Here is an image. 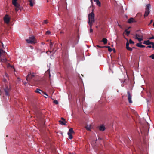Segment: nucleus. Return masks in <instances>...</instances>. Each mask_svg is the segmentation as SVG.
<instances>
[{
    "instance_id": "nucleus-5",
    "label": "nucleus",
    "mask_w": 154,
    "mask_h": 154,
    "mask_svg": "<svg viewBox=\"0 0 154 154\" xmlns=\"http://www.w3.org/2000/svg\"><path fill=\"white\" fill-rule=\"evenodd\" d=\"M150 5L149 4H148L146 5V9L144 17H146L148 16L150 13L149 8H150Z\"/></svg>"
},
{
    "instance_id": "nucleus-27",
    "label": "nucleus",
    "mask_w": 154,
    "mask_h": 154,
    "mask_svg": "<svg viewBox=\"0 0 154 154\" xmlns=\"http://www.w3.org/2000/svg\"><path fill=\"white\" fill-rule=\"evenodd\" d=\"M90 26V32L91 33H92L93 32V30L92 29V25H89Z\"/></svg>"
},
{
    "instance_id": "nucleus-46",
    "label": "nucleus",
    "mask_w": 154,
    "mask_h": 154,
    "mask_svg": "<svg viewBox=\"0 0 154 154\" xmlns=\"http://www.w3.org/2000/svg\"><path fill=\"white\" fill-rule=\"evenodd\" d=\"M140 123L142 125H143V124H142V123L140 122Z\"/></svg>"
},
{
    "instance_id": "nucleus-47",
    "label": "nucleus",
    "mask_w": 154,
    "mask_h": 154,
    "mask_svg": "<svg viewBox=\"0 0 154 154\" xmlns=\"http://www.w3.org/2000/svg\"><path fill=\"white\" fill-rule=\"evenodd\" d=\"M132 48V49L133 48H135V47H133Z\"/></svg>"
},
{
    "instance_id": "nucleus-17",
    "label": "nucleus",
    "mask_w": 154,
    "mask_h": 154,
    "mask_svg": "<svg viewBox=\"0 0 154 154\" xmlns=\"http://www.w3.org/2000/svg\"><path fill=\"white\" fill-rule=\"evenodd\" d=\"M30 4L29 5L31 6H33L34 4H35V0H29Z\"/></svg>"
},
{
    "instance_id": "nucleus-43",
    "label": "nucleus",
    "mask_w": 154,
    "mask_h": 154,
    "mask_svg": "<svg viewBox=\"0 0 154 154\" xmlns=\"http://www.w3.org/2000/svg\"><path fill=\"white\" fill-rule=\"evenodd\" d=\"M113 51L114 52H115L116 51L115 49H113Z\"/></svg>"
},
{
    "instance_id": "nucleus-16",
    "label": "nucleus",
    "mask_w": 154,
    "mask_h": 154,
    "mask_svg": "<svg viewBox=\"0 0 154 154\" xmlns=\"http://www.w3.org/2000/svg\"><path fill=\"white\" fill-rule=\"evenodd\" d=\"M141 43H137L136 44V45L137 46L140 47V48H144L145 47V46L141 45Z\"/></svg>"
},
{
    "instance_id": "nucleus-1",
    "label": "nucleus",
    "mask_w": 154,
    "mask_h": 154,
    "mask_svg": "<svg viewBox=\"0 0 154 154\" xmlns=\"http://www.w3.org/2000/svg\"><path fill=\"white\" fill-rule=\"evenodd\" d=\"M94 21V13L92 12L88 14V23L89 25H92Z\"/></svg>"
},
{
    "instance_id": "nucleus-9",
    "label": "nucleus",
    "mask_w": 154,
    "mask_h": 154,
    "mask_svg": "<svg viewBox=\"0 0 154 154\" xmlns=\"http://www.w3.org/2000/svg\"><path fill=\"white\" fill-rule=\"evenodd\" d=\"M10 18L8 15H6L4 17V21L7 24H9L10 21Z\"/></svg>"
},
{
    "instance_id": "nucleus-10",
    "label": "nucleus",
    "mask_w": 154,
    "mask_h": 154,
    "mask_svg": "<svg viewBox=\"0 0 154 154\" xmlns=\"http://www.w3.org/2000/svg\"><path fill=\"white\" fill-rule=\"evenodd\" d=\"M61 120L59 121V122L61 124L66 125V122L65 119L63 117L61 118Z\"/></svg>"
},
{
    "instance_id": "nucleus-6",
    "label": "nucleus",
    "mask_w": 154,
    "mask_h": 154,
    "mask_svg": "<svg viewBox=\"0 0 154 154\" xmlns=\"http://www.w3.org/2000/svg\"><path fill=\"white\" fill-rule=\"evenodd\" d=\"M34 74V73H32V74L31 72H29L28 75L26 77V80L28 81H30L31 79L35 76Z\"/></svg>"
},
{
    "instance_id": "nucleus-2",
    "label": "nucleus",
    "mask_w": 154,
    "mask_h": 154,
    "mask_svg": "<svg viewBox=\"0 0 154 154\" xmlns=\"http://www.w3.org/2000/svg\"><path fill=\"white\" fill-rule=\"evenodd\" d=\"M17 0H12V3L13 5L15 7V11H17L19 10H21V7L20 5L17 2Z\"/></svg>"
},
{
    "instance_id": "nucleus-40",
    "label": "nucleus",
    "mask_w": 154,
    "mask_h": 154,
    "mask_svg": "<svg viewBox=\"0 0 154 154\" xmlns=\"http://www.w3.org/2000/svg\"><path fill=\"white\" fill-rule=\"evenodd\" d=\"M44 23L46 24L47 23V20H44V22L43 23Z\"/></svg>"
},
{
    "instance_id": "nucleus-25",
    "label": "nucleus",
    "mask_w": 154,
    "mask_h": 154,
    "mask_svg": "<svg viewBox=\"0 0 154 154\" xmlns=\"http://www.w3.org/2000/svg\"><path fill=\"white\" fill-rule=\"evenodd\" d=\"M85 128L88 131H90V126L88 125H86L85 127Z\"/></svg>"
},
{
    "instance_id": "nucleus-24",
    "label": "nucleus",
    "mask_w": 154,
    "mask_h": 154,
    "mask_svg": "<svg viewBox=\"0 0 154 154\" xmlns=\"http://www.w3.org/2000/svg\"><path fill=\"white\" fill-rule=\"evenodd\" d=\"M72 134L68 133V134L69 136V138L70 139H72L73 138V137L72 135Z\"/></svg>"
},
{
    "instance_id": "nucleus-18",
    "label": "nucleus",
    "mask_w": 154,
    "mask_h": 154,
    "mask_svg": "<svg viewBox=\"0 0 154 154\" xmlns=\"http://www.w3.org/2000/svg\"><path fill=\"white\" fill-rule=\"evenodd\" d=\"M130 33V31H128V29H126L124 32V34H125L127 36H128Z\"/></svg>"
},
{
    "instance_id": "nucleus-11",
    "label": "nucleus",
    "mask_w": 154,
    "mask_h": 154,
    "mask_svg": "<svg viewBox=\"0 0 154 154\" xmlns=\"http://www.w3.org/2000/svg\"><path fill=\"white\" fill-rule=\"evenodd\" d=\"M127 94L128 101L130 103H132V101L131 100V95L130 92L129 91H128Z\"/></svg>"
},
{
    "instance_id": "nucleus-53",
    "label": "nucleus",
    "mask_w": 154,
    "mask_h": 154,
    "mask_svg": "<svg viewBox=\"0 0 154 154\" xmlns=\"http://www.w3.org/2000/svg\"><path fill=\"white\" fill-rule=\"evenodd\" d=\"M3 51V52L5 53V51Z\"/></svg>"
},
{
    "instance_id": "nucleus-54",
    "label": "nucleus",
    "mask_w": 154,
    "mask_h": 154,
    "mask_svg": "<svg viewBox=\"0 0 154 154\" xmlns=\"http://www.w3.org/2000/svg\"><path fill=\"white\" fill-rule=\"evenodd\" d=\"M3 51V52L5 53V51Z\"/></svg>"
},
{
    "instance_id": "nucleus-7",
    "label": "nucleus",
    "mask_w": 154,
    "mask_h": 154,
    "mask_svg": "<svg viewBox=\"0 0 154 154\" xmlns=\"http://www.w3.org/2000/svg\"><path fill=\"white\" fill-rule=\"evenodd\" d=\"M74 39H69L68 42V44L71 43L72 44V47H74L75 45L78 42H76Z\"/></svg>"
},
{
    "instance_id": "nucleus-37",
    "label": "nucleus",
    "mask_w": 154,
    "mask_h": 154,
    "mask_svg": "<svg viewBox=\"0 0 154 154\" xmlns=\"http://www.w3.org/2000/svg\"><path fill=\"white\" fill-rule=\"evenodd\" d=\"M149 39L151 40L152 39H154V36H152V37L149 38Z\"/></svg>"
},
{
    "instance_id": "nucleus-30",
    "label": "nucleus",
    "mask_w": 154,
    "mask_h": 154,
    "mask_svg": "<svg viewBox=\"0 0 154 154\" xmlns=\"http://www.w3.org/2000/svg\"><path fill=\"white\" fill-rule=\"evenodd\" d=\"M129 44H134V42L132 40H131V39H130L129 40Z\"/></svg>"
},
{
    "instance_id": "nucleus-23",
    "label": "nucleus",
    "mask_w": 154,
    "mask_h": 154,
    "mask_svg": "<svg viewBox=\"0 0 154 154\" xmlns=\"http://www.w3.org/2000/svg\"><path fill=\"white\" fill-rule=\"evenodd\" d=\"M1 61L2 62L6 63L7 61V60L5 58H1Z\"/></svg>"
},
{
    "instance_id": "nucleus-21",
    "label": "nucleus",
    "mask_w": 154,
    "mask_h": 154,
    "mask_svg": "<svg viewBox=\"0 0 154 154\" xmlns=\"http://www.w3.org/2000/svg\"><path fill=\"white\" fill-rule=\"evenodd\" d=\"M74 133L73 129L72 128H70L69 129V131L68 132V133L73 134Z\"/></svg>"
},
{
    "instance_id": "nucleus-42",
    "label": "nucleus",
    "mask_w": 154,
    "mask_h": 154,
    "mask_svg": "<svg viewBox=\"0 0 154 154\" xmlns=\"http://www.w3.org/2000/svg\"><path fill=\"white\" fill-rule=\"evenodd\" d=\"M131 28L130 27H129L127 29H128V30L130 28Z\"/></svg>"
},
{
    "instance_id": "nucleus-20",
    "label": "nucleus",
    "mask_w": 154,
    "mask_h": 154,
    "mask_svg": "<svg viewBox=\"0 0 154 154\" xmlns=\"http://www.w3.org/2000/svg\"><path fill=\"white\" fill-rule=\"evenodd\" d=\"M135 38H143V36L141 35H139L138 34L136 33L135 34Z\"/></svg>"
},
{
    "instance_id": "nucleus-52",
    "label": "nucleus",
    "mask_w": 154,
    "mask_h": 154,
    "mask_svg": "<svg viewBox=\"0 0 154 154\" xmlns=\"http://www.w3.org/2000/svg\"><path fill=\"white\" fill-rule=\"evenodd\" d=\"M3 51V52L5 53V51Z\"/></svg>"
},
{
    "instance_id": "nucleus-35",
    "label": "nucleus",
    "mask_w": 154,
    "mask_h": 154,
    "mask_svg": "<svg viewBox=\"0 0 154 154\" xmlns=\"http://www.w3.org/2000/svg\"><path fill=\"white\" fill-rule=\"evenodd\" d=\"M42 93L44 95H45V96H48V95L46 92L43 91V92H42Z\"/></svg>"
},
{
    "instance_id": "nucleus-29",
    "label": "nucleus",
    "mask_w": 154,
    "mask_h": 154,
    "mask_svg": "<svg viewBox=\"0 0 154 154\" xmlns=\"http://www.w3.org/2000/svg\"><path fill=\"white\" fill-rule=\"evenodd\" d=\"M135 39H137L139 42H140L143 40V38H139L137 37V38H135Z\"/></svg>"
},
{
    "instance_id": "nucleus-33",
    "label": "nucleus",
    "mask_w": 154,
    "mask_h": 154,
    "mask_svg": "<svg viewBox=\"0 0 154 154\" xmlns=\"http://www.w3.org/2000/svg\"><path fill=\"white\" fill-rule=\"evenodd\" d=\"M51 32L49 31H47L46 32V34L48 35H49L51 34Z\"/></svg>"
},
{
    "instance_id": "nucleus-36",
    "label": "nucleus",
    "mask_w": 154,
    "mask_h": 154,
    "mask_svg": "<svg viewBox=\"0 0 154 154\" xmlns=\"http://www.w3.org/2000/svg\"><path fill=\"white\" fill-rule=\"evenodd\" d=\"M97 47H99V48H105V46H99V45H97Z\"/></svg>"
},
{
    "instance_id": "nucleus-3",
    "label": "nucleus",
    "mask_w": 154,
    "mask_h": 154,
    "mask_svg": "<svg viewBox=\"0 0 154 154\" xmlns=\"http://www.w3.org/2000/svg\"><path fill=\"white\" fill-rule=\"evenodd\" d=\"M11 90V88L10 86L6 85L4 88V91L5 93V95L7 96H9L10 94V91Z\"/></svg>"
},
{
    "instance_id": "nucleus-26",
    "label": "nucleus",
    "mask_w": 154,
    "mask_h": 154,
    "mask_svg": "<svg viewBox=\"0 0 154 154\" xmlns=\"http://www.w3.org/2000/svg\"><path fill=\"white\" fill-rule=\"evenodd\" d=\"M53 45V43L51 41L50 42V46H49L50 48L51 49L52 48Z\"/></svg>"
},
{
    "instance_id": "nucleus-19",
    "label": "nucleus",
    "mask_w": 154,
    "mask_h": 154,
    "mask_svg": "<svg viewBox=\"0 0 154 154\" xmlns=\"http://www.w3.org/2000/svg\"><path fill=\"white\" fill-rule=\"evenodd\" d=\"M42 92H42H43V91H42V90H40V89L39 88H37L36 89V90L35 91V92L36 93H38L39 94H41V92Z\"/></svg>"
},
{
    "instance_id": "nucleus-44",
    "label": "nucleus",
    "mask_w": 154,
    "mask_h": 154,
    "mask_svg": "<svg viewBox=\"0 0 154 154\" xmlns=\"http://www.w3.org/2000/svg\"><path fill=\"white\" fill-rule=\"evenodd\" d=\"M6 81V79H4V82H5Z\"/></svg>"
},
{
    "instance_id": "nucleus-34",
    "label": "nucleus",
    "mask_w": 154,
    "mask_h": 154,
    "mask_svg": "<svg viewBox=\"0 0 154 154\" xmlns=\"http://www.w3.org/2000/svg\"><path fill=\"white\" fill-rule=\"evenodd\" d=\"M151 45H152V48L153 49H154V43L153 42H152Z\"/></svg>"
},
{
    "instance_id": "nucleus-50",
    "label": "nucleus",
    "mask_w": 154,
    "mask_h": 154,
    "mask_svg": "<svg viewBox=\"0 0 154 154\" xmlns=\"http://www.w3.org/2000/svg\"><path fill=\"white\" fill-rule=\"evenodd\" d=\"M44 97H45V98H47V97H46V96H45Z\"/></svg>"
},
{
    "instance_id": "nucleus-13",
    "label": "nucleus",
    "mask_w": 154,
    "mask_h": 154,
    "mask_svg": "<svg viewBox=\"0 0 154 154\" xmlns=\"http://www.w3.org/2000/svg\"><path fill=\"white\" fill-rule=\"evenodd\" d=\"M152 42H150L149 40H147V41H144L143 43L147 45H151Z\"/></svg>"
},
{
    "instance_id": "nucleus-8",
    "label": "nucleus",
    "mask_w": 154,
    "mask_h": 154,
    "mask_svg": "<svg viewBox=\"0 0 154 154\" xmlns=\"http://www.w3.org/2000/svg\"><path fill=\"white\" fill-rule=\"evenodd\" d=\"M124 38L126 39L127 40V42L126 43V49L128 51H132V48H131V47H129V43L128 42V39L126 38L124 36Z\"/></svg>"
},
{
    "instance_id": "nucleus-12",
    "label": "nucleus",
    "mask_w": 154,
    "mask_h": 154,
    "mask_svg": "<svg viewBox=\"0 0 154 154\" xmlns=\"http://www.w3.org/2000/svg\"><path fill=\"white\" fill-rule=\"evenodd\" d=\"M98 128L100 131H103L105 129V126L103 125H101L100 126H99L98 127Z\"/></svg>"
},
{
    "instance_id": "nucleus-32",
    "label": "nucleus",
    "mask_w": 154,
    "mask_h": 154,
    "mask_svg": "<svg viewBox=\"0 0 154 154\" xmlns=\"http://www.w3.org/2000/svg\"><path fill=\"white\" fill-rule=\"evenodd\" d=\"M149 57L153 59H154V54H152L149 56Z\"/></svg>"
},
{
    "instance_id": "nucleus-49",
    "label": "nucleus",
    "mask_w": 154,
    "mask_h": 154,
    "mask_svg": "<svg viewBox=\"0 0 154 154\" xmlns=\"http://www.w3.org/2000/svg\"><path fill=\"white\" fill-rule=\"evenodd\" d=\"M153 26L154 27V22L153 23Z\"/></svg>"
},
{
    "instance_id": "nucleus-15",
    "label": "nucleus",
    "mask_w": 154,
    "mask_h": 154,
    "mask_svg": "<svg viewBox=\"0 0 154 154\" xmlns=\"http://www.w3.org/2000/svg\"><path fill=\"white\" fill-rule=\"evenodd\" d=\"M134 22H135V21L134 19L133 18H131L128 20V23H131Z\"/></svg>"
},
{
    "instance_id": "nucleus-31",
    "label": "nucleus",
    "mask_w": 154,
    "mask_h": 154,
    "mask_svg": "<svg viewBox=\"0 0 154 154\" xmlns=\"http://www.w3.org/2000/svg\"><path fill=\"white\" fill-rule=\"evenodd\" d=\"M54 103L56 104H58V102L57 100H54Z\"/></svg>"
},
{
    "instance_id": "nucleus-38",
    "label": "nucleus",
    "mask_w": 154,
    "mask_h": 154,
    "mask_svg": "<svg viewBox=\"0 0 154 154\" xmlns=\"http://www.w3.org/2000/svg\"><path fill=\"white\" fill-rule=\"evenodd\" d=\"M51 51H47L46 52V53L47 54H49V53H51Z\"/></svg>"
},
{
    "instance_id": "nucleus-48",
    "label": "nucleus",
    "mask_w": 154,
    "mask_h": 154,
    "mask_svg": "<svg viewBox=\"0 0 154 154\" xmlns=\"http://www.w3.org/2000/svg\"><path fill=\"white\" fill-rule=\"evenodd\" d=\"M91 2H92V0H91Z\"/></svg>"
},
{
    "instance_id": "nucleus-51",
    "label": "nucleus",
    "mask_w": 154,
    "mask_h": 154,
    "mask_svg": "<svg viewBox=\"0 0 154 154\" xmlns=\"http://www.w3.org/2000/svg\"><path fill=\"white\" fill-rule=\"evenodd\" d=\"M3 51V52L5 53V51Z\"/></svg>"
},
{
    "instance_id": "nucleus-41",
    "label": "nucleus",
    "mask_w": 154,
    "mask_h": 154,
    "mask_svg": "<svg viewBox=\"0 0 154 154\" xmlns=\"http://www.w3.org/2000/svg\"><path fill=\"white\" fill-rule=\"evenodd\" d=\"M152 47V46L151 45H148L147 47V48H151Z\"/></svg>"
},
{
    "instance_id": "nucleus-55",
    "label": "nucleus",
    "mask_w": 154,
    "mask_h": 154,
    "mask_svg": "<svg viewBox=\"0 0 154 154\" xmlns=\"http://www.w3.org/2000/svg\"><path fill=\"white\" fill-rule=\"evenodd\" d=\"M69 154H71V153H69Z\"/></svg>"
},
{
    "instance_id": "nucleus-4",
    "label": "nucleus",
    "mask_w": 154,
    "mask_h": 154,
    "mask_svg": "<svg viewBox=\"0 0 154 154\" xmlns=\"http://www.w3.org/2000/svg\"><path fill=\"white\" fill-rule=\"evenodd\" d=\"M26 41L28 43L35 44L36 42V40L34 36L29 37V39H26Z\"/></svg>"
},
{
    "instance_id": "nucleus-22",
    "label": "nucleus",
    "mask_w": 154,
    "mask_h": 154,
    "mask_svg": "<svg viewBox=\"0 0 154 154\" xmlns=\"http://www.w3.org/2000/svg\"><path fill=\"white\" fill-rule=\"evenodd\" d=\"M102 41L103 42L104 44H106L107 43V40L106 38H103V39Z\"/></svg>"
},
{
    "instance_id": "nucleus-14",
    "label": "nucleus",
    "mask_w": 154,
    "mask_h": 154,
    "mask_svg": "<svg viewBox=\"0 0 154 154\" xmlns=\"http://www.w3.org/2000/svg\"><path fill=\"white\" fill-rule=\"evenodd\" d=\"M94 2H96L97 5L99 7L101 6V3L99 0H94Z\"/></svg>"
},
{
    "instance_id": "nucleus-45",
    "label": "nucleus",
    "mask_w": 154,
    "mask_h": 154,
    "mask_svg": "<svg viewBox=\"0 0 154 154\" xmlns=\"http://www.w3.org/2000/svg\"><path fill=\"white\" fill-rule=\"evenodd\" d=\"M60 33H63V32H60Z\"/></svg>"
},
{
    "instance_id": "nucleus-28",
    "label": "nucleus",
    "mask_w": 154,
    "mask_h": 154,
    "mask_svg": "<svg viewBox=\"0 0 154 154\" xmlns=\"http://www.w3.org/2000/svg\"><path fill=\"white\" fill-rule=\"evenodd\" d=\"M106 48H108V50L109 52H111L112 51V49L109 46H105Z\"/></svg>"
},
{
    "instance_id": "nucleus-39",
    "label": "nucleus",
    "mask_w": 154,
    "mask_h": 154,
    "mask_svg": "<svg viewBox=\"0 0 154 154\" xmlns=\"http://www.w3.org/2000/svg\"><path fill=\"white\" fill-rule=\"evenodd\" d=\"M153 22V20H151L149 23L148 24V25H150L151 23H152Z\"/></svg>"
}]
</instances>
